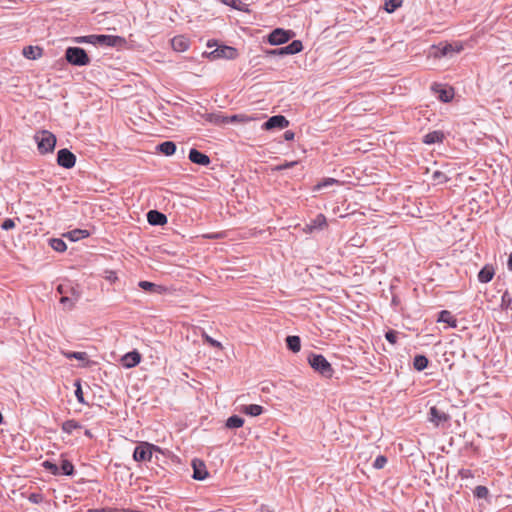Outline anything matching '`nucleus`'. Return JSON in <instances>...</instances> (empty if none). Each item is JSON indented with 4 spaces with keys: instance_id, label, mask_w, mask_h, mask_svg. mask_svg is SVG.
I'll return each instance as SVG.
<instances>
[{
    "instance_id": "obj_16",
    "label": "nucleus",
    "mask_w": 512,
    "mask_h": 512,
    "mask_svg": "<svg viewBox=\"0 0 512 512\" xmlns=\"http://www.w3.org/2000/svg\"><path fill=\"white\" fill-rule=\"evenodd\" d=\"M81 291L71 289V295H62L60 303L65 306L66 309L71 310L75 303L80 299Z\"/></svg>"
},
{
    "instance_id": "obj_34",
    "label": "nucleus",
    "mask_w": 512,
    "mask_h": 512,
    "mask_svg": "<svg viewBox=\"0 0 512 512\" xmlns=\"http://www.w3.org/2000/svg\"><path fill=\"white\" fill-rule=\"evenodd\" d=\"M60 474L72 476L74 474V465L67 459L61 461Z\"/></svg>"
},
{
    "instance_id": "obj_37",
    "label": "nucleus",
    "mask_w": 512,
    "mask_h": 512,
    "mask_svg": "<svg viewBox=\"0 0 512 512\" xmlns=\"http://www.w3.org/2000/svg\"><path fill=\"white\" fill-rule=\"evenodd\" d=\"M50 245L57 252H64L67 249L66 243L60 238L51 239Z\"/></svg>"
},
{
    "instance_id": "obj_25",
    "label": "nucleus",
    "mask_w": 512,
    "mask_h": 512,
    "mask_svg": "<svg viewBox=\"0 0 512 512\" xmlns=\"http://www.w3.org/2000/svg\"><path fill=\"white\" fill-rule=\"evenodd\" d=\"M90 233L84 229H74L66 233V237L72 242L79 241L81 239L87 238Z\"/></svg>"
},
{
    "instance_id": "obj_46",
    "label": "nucleus",
    "mask_w": 512,
    "mask_h": 512,
    "mask_svg": "<svg viewBox=\"0 0 512 512\" xmlns=\"http://www.w3.org/2000/svg\"><path fill=\"white\" fill-rule=\"evenodd\" d=\"M202 337H203L204 341L206 343H208L209 345H211V346H213L215 348H220V349L222 348V344L219 341H217V340L213 339L212 337H210L207 333L204 332L202 334Z\"/></svg>"
},
{
    "instance_id": "obj_61",
    "label": "nucleus",
    "mask_w": 512,
    "mask_h": 512,
    "mask_svg": "<svg viewBox=\"0 0 512 512\" xmlns=\"http://www.w3.org/2000/svg\"><path fill=\"white\" fill-rule=\"evenodd\" d=\"M261 510H262V512H269L267 507H262Z\"/></svg>"
},
{
    "instance_id": "obj_30",
    "label": "nucleus",
    "mask_w": 512,
    "mask_h": 512,
    "mask_svg": "<svg viewBox=\"0 0 512 512\" xmlns=\"http://www.w3.org/2000/svg\"><path fill=\"white\" fill-rule=\"evenodd\" d=\"M462 49L461 45L446 44L441 48V55L451 57L452 55L460 52Z\"/></svg>"
},
{
    "instance_id": "obj_41",
    "label": "nucleus",
    "mask_w": 512,
    "mask_h": 512,
    "mask_svg": "<svg viewBox=\"0 0 512 512\" xmlns=\"http://www.w3.org/2000/svg\"><path fill=\"white\" fill-rule=\"evenodd\" d=\"M401 5V0H386L385 10L388 13L394 12Z\"/></svg>"
},
{
    "instance_id": "obj_51",
    "label": "nucleus",
    "mask_w": 512,
    "mask_h": 512,
    "mask_svg": "<svg viewBox=\"0 0 512 512\" xmlns=\"http://www.w3.org/2000/svg\"><path fill=\"white\" fill-rule=\"evenodd\" d=\"M98 39H99V35H88L87 43L93 44V45H98Z\"/></svg>"
},
{
    "instance_id": "obj_26",
    "label": "nucleus",
    "mask_w": 512,
    "mask_h": 512,
    "mask_svg": "<svg viewBox=\"0 0 512 512\" xmlns=\"http://www.w3.org/2000/svg\"><path fill=\"white\" fill-rule=\"evenodd\" d=\"M286 345L289 350L296 353L301 349V340L299 336L291 335L286 338Z\"/></svg>"
},
{
    "instance_id": "obj_17",
    "label": "nucleus",
    "mask_w": 512,
    "mask_h": 512,
    "mask_svg": "<svg viewBox=\"0 0 512 512\" xmlns=\"http://www.w3.org/2000/svg\"><path fill=\"white\" fill-rule=\"evenodd\" d=\"M190 42L185 36H175L171 40V46L176 52H184L189 48Z\"/></svg>"
},
{
    "instance_id": "obj_49",
    "label": "nucleus",
    "mask_w": 512,
    "mask_h": 512,
    "mask_svg": "<svg viewBox=\"0 0 512 512\" xmlns=\"http://www.w3.org/2000/svg\"><path fill=\"white\" fill-rule=\"evenodd\" d=\"M14 227H15V222H14V220H12V219H10V218L5 219V220L2 222V224H1V228H2L3 230H10V229H12V228H14Z\"/></svg>"
},
{
    "instance_id": "obj_21",
    "label": "nucleus",
    "mask_w": 512,
    "mask_h": 512,
    "mask_svg": "<svg viewBox=\"0 0 512 512\" xmlns=\"http://www.w3.org/2000/svg\"><path fill=\"white\" fill-rule=\"evenodd\" d=\"M494 274L493 266L485 265L478 273V280L481 283H488L493 279Z\"/></svg>"
},
{
    "instance_id": "obj_52",
    "label": "nucleus",
    "mask_w": 512,
    "mask_h": 512,
    "mask_svg": "<svg viewBox=\"0 0 512 512\" xmlns=\"http://www.w3.org/2000/svg\"><path fill=\"white\" fill-rule=\"evenodd\" d=\"M335 182H336V180H335V179H333V178H328V179H326L323 183L318 184V188H321V187H325V186L331 185V184H333V183H335Z\"/></svg>"
},
{
    "instance_id": "obj_5",
    "label": "nucleus",
    "mask_w": 512,
    "mask_h": 512,
    "mask_svg": "<svg viewBox=\"0 0 512 512\" xmlns=\"http://www.w3.org/2000/svg\"><path fill=\"white\" fill-rule=\"evenodd\" d=\"M153 451H161L156 445L148 442H141L137 445L133 452V459L137 462L151 461Z\"/></svg>"
},
{
    "instance_id": "obj_62",
    "label": "nucleus",
    "mask_w": 512,
    "mask_h": 512,
    "mask_svg": "<svg viewBox=\"0 0 512 512\" xmlns=\"http://www.w3.org/2000/svg\"><path fill=\"white\" fill-rule=\"evenodd\" d=\"M3 422V416L2 414L0 413V424Z\"/></svg>"
},
{
    "instance_id": "obj_31",
    "label": "nucleus",
    "mask_w": 512,
    "mask_h": 512,
    "mask_svg": "<svg viewBox=\"0 0 512 512\" xmlns=\"http://www.w3.org/2000/svg\"><path fill=\"white\" fill-rule=\"evenodd\" d=\"M244 424V419L238 415H232L226 420V427L229 429L240 428Z\"/></svg>"
},
{
    "instance_id": "obj_28",
    "label": "nucleus",
    "mask_w": 512,
    "mask_h": 512,
    "mask_svg": "<svg viewBox=\"0 0 512 512\" xmlns=\"http://www.w3.org/2000/svg\"><path fill=\"white\" fill-rule=\"evenodd\" d=\"M23 55L27 59H38L42 55V50L39 47L27 46L23 49Z\"/></svg>"
},
{
    "instance_id": "obj_23",
    "label": "nucleus",
    "mask_w": 512,
    "mask_h": 512,
    "mask_svg": "<svg viewBox=\"0 0 512 512\" xmlns=\"http://www.w3.org/2000/svg\"><path fill=\"white\" fill-rule=\"evenodd\" d=\"M176 148L173 141H164L157 145V150L165 156H172L176 152Z\"/></svg>"
},
{
    "instance_id": "obj_10",
    "label": "nucleus",
    "mask_w": 512,
    "mask_h": 512,
    "mask_svg": "<svg viewBox=\"0 0 512 512\" xmlns=\"http://www.w3.org/2000/svg\"><path fill=\"white\" fill-rule=\"evenodd\" d=\"M428 420L438 427L449 420V415L433 406L429 410Z\"/></svg>"
},
{
    "instance_id": "obj_27",
    "label": "nucleus",
    "mask_w": 512,
    "mask_h": 512,
    "mask_svg": "<svg viewBox=\"0 0 512 512\" xmlns=\"http://www.w3.org/2000/svg\"><path fill=\"white\" fill-rule=\"evenodd\" d=\"M263 411H264V408L258 404L246 405L242 409L243 413H245L249 416H252V417L261 415L263 413Z\"/></svg>"
},
{
    "instance_id": "obj_53",
    "label": "nucleus",
    "mask_w": 512,
    "mask_h": 512,
    "mask_svg": "<svg viewBox=\"0 0 512 512\" xmlns=\"http://www.w3.org/2000/svg\"><path fill=\"white\" fill-rule=\"evenodd\" d=\"M279 51H280V52H282V55H294V54L290 51V49H289V46H288V45H286V46H284V47H280V48H279Z\"/></svg>"
},
{
    "instance_id": "obj_11",
    "label": "nucleus",
    "mask_w": 512,
    "mask_h": 512,
    "mask_svg": "<svg viewBox=\"0 0 512 512\" xmlns=\"http://www.w3.org/2000/svg\"><path fill=\"white\" fill-rule=\"evenodd\" d=\"M188 158L192 163L201 166H208L211 162L208 155L200 152L195 148L190 149Z\"/></svg>"
},
{
    "instance_id": "obj_39",
    "label": "nucleus",
    "mask_w": 512,
    "mask_h": 512,
    "mask_svg": "<svg viewBox=\"0 0 512 512\" xmlns=\"http://www.w3.org/2000/svg\"><path fill=\"white\" fill-rule=\"evenodd\" d=\"M473 494L476 498L483 499L487 498L489 490L486 486L479 485L475 487Z\"/></svg>"
},
{
    "instance_id": "obj_57",
    "label": "nucleus",
    "mask_w": 512,
    "mask_h": 512,
    "mask_svg": "<svg viewBox=\"0 0 512 512\" xmlns=\"http://www.w3.org/2000/svg\"><path fill=\"white\" fill-rule=\"evenodd\" d=\"M76 42L77 43H87V36H82V37L76 38Z\"/></svg>"
},
{
    "instance_id": "obj_9",
    "label": "nucleus",
    "mask_w": 512,
    "mask_h": 512,
    "mask_svg": "<svg viewBox=\"0 0 512 512\" xmlns=\"http://www.w3.org/2000/svg\"><path fill=\"white\" fill-rule=\"evenodd\" d=\"M430 91L438 96H455V88L448 83L434 82L430 85Z\"/></svg>"
},
{
    "instance_id": "obj_4",
    "label": "nucleus",
    "mask_w": 512,
    "mask_h": 512,
    "mask_svg": "<svg viewBox=\"0 0 512 512\" xmlns=\"http://www.w3.org/2000/svg\"><path fill=\"white\" fill-rule=\"evenodd\" d=\"M65 58L75 66H85L90 62L86 51L80 47H68L65 51Z\"/></svg>"
},
{
    "instance_id": "obj_48",
    "label": "nucleus",
    "mask_w": 512,
    "mask_h": 512,
    "mask_svg": "<svg viewBox=\"0 0 512 512\" xmlns=\"http://www.w3.org/2000/svg\"><path fill=\"white\" fill-rule=\"evenodd\" d=\"M28 500L33 504H39L43 501V496L39 493H31Z\"/></svg>"
},
{
    "instance_id": "obj_44",
    "label": "nucleus",
    "mask_w": 512,
    "mask_h": 512,
    "mask_svg": "<svg viewBox=\"0 0 512 512\" xmlns=\"http://www.w3.org/2000/svg\"><path fill=\"white\" fill-rule=\"evenodd\" d=\"M387 464V457L384 455H379L373 462V467L375 469H382Z\"/></svg>"
},
{
    "instance_id": "obj_12",
    "label": "nucleus",
    "mask_w": 512,
    "mask_h": 512,
    "mask_svg": "<svg viewBox=\"0 0 512 512\" xmlns=\"http://www.w3.org/2000/svg\"><path fill=\"white\" fill-rule=\"evenodd\" d=\"M147 221L150 225L162 226L167 223V216L158 210H150L147 213Z\"/></svg>"
},
{
    "instance_id": "obj_32",
    "label": "nucleus",
    "mask_w": 512,
    "mask_h": 512,
    "mask_svg": "<svg viewBox=\"0 0 512 512\" xmlns=\"http://www.w3.org/2000/svg\"><path fill=\"white\" fill-rule=\"evenodd\" d=\"M81 428V425L76 420L70 419L66 420L62 424V431L71 434L74 430Z\"/></svg>"
},
{
    "instance_id": "obj_22",
    "label": "nucleus",
    "mask_w": 512,
    "mask_h": 512,
    "mask_svg": "<svg viewBox=\"0 0 512 512\" xmlns=\"http://www.w3.org/2000/svg\"><path fill=\"white\" fill-rule=\"evenodd\" d=\"M327 226L326 217L323 214H318L311 222L307 225L310 232L314 230H322Z\"/></svg>"
},
{
    "instance_id": "obj_20",
    "label": "nucleus",
    "mask_w": 512,
    "mask_h": 512,
    "mask_svg": "<svg viewBox=\"0 0 512 512\" xmlns=\"http://www.w3.org/2000/svg\"><path fill=\"white\" fill-rule=\"evenodd\" d=\"M437 322H443L449 325L451 328L457 327V320L448 310H442L438 314Z\"/></svg>"
},
{
    "instance_id": "obj_35",
    "label": "nucleus",
    "mask_w": 512,
    "mask_h": 512,
    "mask_svg": "<svg viewBox=\"0 0 512 512\" xmlns=\"http://www.w3.org/2000/svg\"><path fill=\"white\" fill-rule=\"evenodd\" d=\"M227 120H228V123H234V122L246 123V122L254 120V118L247 116L245 114H234L232 116H227Z\"/></svg>"
},
{
    "instance_id": "obj_56",
    "label": "nucleus",
    "mask_w": 512,
    "mask_h": 512,
    "mask_svg": "<svg viewBox=\"0 0 512 512\" xmlns=\"http://www.w3.org/2000/svg\"><path fill=\"white\" fill-rule=\"evenodd\" d=\"M507 267L510 271H512V252L509 254L508 261H507Z\"/></svg>"
},
{
    "instance_id": "obj_18",
    "label": "nucleus",
    "mask_w": 512,
    "mask_h": 512,
    "mask_svg": "<svg viewBox=\"0 0 512 512\" xmlns=\"http://www.w3.org/2000/svg\"><path fill=\"white\" fill-rule=\"evenodd\" d=\"M138 286L144 291H148L159 295L164 294L167 291L166 287L145 280L140 281L138 283Z\"/></svg>"
},
{
    "instance_id": "obj_60",
    "label": "nucleus",
    "mask_w": 512,
    "mask_h": 512,
    "mask_svg": "<svg viewBox=\"0 0 512 512\" xmlns=\"http://www.w3.org/2000/svg\"><path fill=\"white\" fill-rule=\"evenodd\" d=\"M85 435H86V436H88V437H91V436H92V434H91L90 430H85Z\"/></svg>"
},
{
    "instance_id": "obj_1",
    "label": "nucleus",
    "mask_w": 512,
    "mask_h": 512,
    "mask_svg": "<svg viewBox=\"0 0 512 512\" xmlns=\"http://www.w3.org/2000/svg\"><path fill=\"white\" fill-rule=\"evenodd\" d=\"M208 48H213L210 52H204L203 56L210 59H234L237 56V50L232 46L218 45L216 41L209 40L207 42Z\"/></svg>"
},
{
    "instance_id": "obj_42",
    "label": "nucleus",
    "mask_w": 512,
    "mask_h": 512,
    "mask_svg": "<svg viewBox=\"0 0 512 512\" xmlns=\"http://www.w3.org/2000/svg\"><path fill=\"white\" fill-rule=\"evenodd\" d=\"M42 465H43V467H44L45 469H47L51 474H53V475H59V474H60V468H59L56 464H54V463H52V462H50V461L46 460V461H44V462H43V464H42Z\"/></svg>"
},
{
    "instance_id": "obj_59",
    "label": "nucleus",
    "mask_w": 512,
    "mask_h": 512,
    "mask_svg": "<svg viewBox=\"0 0 512 512\" xmlns=\"http://www.w3.org/2000/svg\"><path fill=\"white\" fill-rule=\"evenodd\" d=\"M444 103H449L453 100V98H439Z\"/></svg>"
},
{
    "instance_id": "obj_43",
    "label": "nucleus",
    "mask_w": 512,
    "mask_h": 512,
    "mask_svg": "<svg viewBox=\"0 0 512 512\" xmlns=\"http://www.w3.org/2000/svg\"><path fill=\"white\" fill-rule=\"evenodd\" d=\"M75 387H76V389H75V396H76L78 402L81 403V404H85L86 402L84 400L83 391H82V387H81V384H80L79 380H77L75 382Z\"/></svg>"
},
{
    "instance_id": "obj_40",
    "label": "nucleus",
    "mask_w": 512,
    "mask_h": 512,
    "mask_svg": "<svg viewBox=\"0 0 512 512\" xmlns=\"http://www.w3.org/2000/svg\"><path fill=\"white\" fill-rule=\"evenodd\" d=\"M65 357L67 359H77L79 361H84L87 359V353L86 352H78V351H73V352H65L64 353Z\"/></svg>"
},
{
    "instance_id": "obj_45",
    "label": "nucleus",
    "mask_w": 512,
    "mask_h": 512,
    "mask_svg": "<svg viewBox=\"0 0 512 512\" xmlns=\"http://www.w3.org/2000/svg\"><path fill=\"white\" fill-rule=\"evenodd\" d=\"M290 51L293 54L299 53L303 49L302 42L300 40H293L288 44Z\"/></svg>"
},
{
    "instance_id": "obj_13",
    "label": "nucleus",
    "mask_w": 512,
    "mask_h": 512,
    "mask_svg": "<svg viewBox=\"0 0 512 512\" xmlns=\"http://www.w3.org/2000/svg\"><path fill=\"white\" fill-rule=\"evenodd\" d=\"M192 467H193V478L195 480L202 481L207 478L208 471L206 469L204 462L195 459L192 462Z\"/></svg>"
},
{
    "instance_id": "obj_50",
    "label": "nucleus",
    "mask_w": 512,
    "mask_h": 512,
    "mask_svg": "<svg viewBox=\"0 0 512 512\" xmlns=\"http://www.w3.org/2000/svg\"><path fill=\"white\" fill-rule=\"evenodd\" d=\"M283 137L286 141H292L295 138V133L291 130H286L283 134Z\"/></svg>"
},
{
    "instance_id": "obj_55",
    "label": "nucleus",
    "mask_w": 512,
    "mask_h": 512,
    "mask_svg": "<svg viewBox=\"0 0 512 512\" xmlns=\"http://www.w3.org/2000/svg\"><path fill=\"white\" fill-rule=\"evenodd\" d=\"M109 281H115L117 279V276H116V273L115 272H109V275L106 277Z\"/></svg>"
},
{
    "instance_id": "obj_8",
    "label": "nucleus",
    "mask_w": 512,
    "mask_h": 512,
    "mask_svg": "<svg viewBox=\"0 0 512 512\" xmlns=\"http://www.w3.org/2000/svg\"><path fill=\"white\" fill-rule=\"evenodd\" d=\"M76 156L68 149H60L57 153V164L65 169L75 166Z\"/></svg>"
},
{
    "instance_id": "obj_54",
    "label": "nucleus",
    "mask_w": 512,
    "mask_h": 512,
    "mask_svg": "<svg viewBox=\"0 0 512 512\" xmlns=\"http://www.w3.org/2000/svg\"><path fill=\"white\" fill-rule=\"evenodd\" d=\"M296 162H286L285 164H282V165H279L277 167L278 170H284V169H288L290 167H292L293 165H295Z\"/></svg>"
},
{
    "instance_id": "obj_15",
    "label": "nucleus",
    "mask_w": 512,
    "mask_h": 512,
    "mask_svg": "<svg viewBox=\"0 0 512 512\" xmlns=\"http://www.w3.org/2000/svg\"><path fill=\"white\" fill-rule=\"evenodd\" d=\"M123 42L124 39L122 37L115 35L100 34L98 39V45L106 47H115Z\"/></svg>"
},
{
    "instance_id": "obj_7",
    "label": "nucleus",
    "mask_w": 512,
    "mask_h": 512,
    "mask_svg": "<svg viewBox=\"0 0 512 512\" xmlns=\"http://www.w3.org/2000/svg\"><path fill=\"white\" fill-rule=\"evenodd\" d=\"M293 35L291 30L276 28L268 35V42L274 46L281 45L289 41Z\"/></svg>"
},
{
    "instance_id": "obj_3",
    "label": "nucleus",
    "mask_w": 512,
    "mask_h": 512,
    "mask_svg": "<svg viewBox=\"0 0 512 512\" xmlns=\"http://www.w3.org/2000/svg\"><path fill=\"white\" fill-rule=\"evenodd\" d=\"M308 362L315 371L319 372L324 377H332L334 370L323 355L311 354L308 357Z\"/></svg>"
},
{
    "instance_id": "obj_58",
    "label": "nucleus",
    "mask_w": 512,
    "mask_h": 512,
    "mask_svg": "<svg viewBox=\"0 0 512 512\" xmlns=\"http://www.w3.org/2000/svg\"><path fill=\"white\" fill-rule=\"evenodd\" d=\"M269 54L271 55H282V52L279 51V48L272 49L269 51Z\"/></svg>"
},
{
    "instance_id": "obj_29",
    "label": "nucleus",
    "mask_w": 512,
    "mask_h": 512,
    "mask_svg": "<svg viewBox=\"0 0 512 512\" xmlns=\"http://www.w3.org/2000/svg\"><path fill=\"white\" fill-rule=\"evenodd\" d=\"M429 360L424 355H416L413 360V367L417 371H423L427 368Z\"/></svg>"
},
{
    "instance_id": "obj_38",
    "label": "nucleus",
    "mask_w": 512,
    "mask_h": 512,
    "mask_svg": "<svg viewBox=\"0 0 512 512\" xmlns=\"http://www.w3.org/2000/svg\"><path fill=\"white\" fill-rule=\"evenodd\" d=\"M223 4L239 11L244 10V6H246L242 1L240 0H219Z\"/></svg>"
},
{
    "instance_id": "obj_2",
    "label": "nucleus",
    "mask_w": 512,
    "mask_h": 512,
    "mask_svg": "<svg viewBox=\"0 0 512 512\" xmlns=\"http://www.w3.org/2000/svg\"><path fill=\"white\" fill-rule=\"evenodd\" d=\"M37 148L41 154H47L54 151L56 145V137L48 130L38 131L34 135Z\"/></svg>"
},
{
    "instance_id": "obj_24",
    "label": "nucleus",
    "mask_w": 512,
    "mask_h": 512,
    "mask_svg": "<svg viewBox=\"0 0 512 512\" xmlns=\"http://www.w3.org/2000/svg\"><path fill=\"white\" fill-rule=\"evenodd\" d=\"M202 117L209 123L220 125L228 123L227 116H223L217 113H205L202 114Z\"/></svg>"
},
{
    "instance_id": "obj_14",
    "label": "nucleus",
    "mask_w": 512,
    "mask_h": 512,
    "mask_svg": "<svg viewBox=\"0 0 512 512\" xmlns=\"http://www.w3.org/2000/svg\"><path fill=\"white\" fill-rule=\"evenodd\" d=\"M140 361L141 355L137 351L128 352L121 359L122 365L125 368H133L137 366L140 363Z\"/></svg>"
},
{
    "instance_id": "obj_6",
    "label": "nucleus",
    "mask_w": 512,
    "mask_h": 512,
    "mask_svg": "<svg viewBox=\"0 0 512 512\" xmlns=\"http://www.w3.org/2000/svg\"><path fill=\"white\" fill-rule=\"evenodd\" d=\"M289 126V120L283 115H274L268 118L261 126L263 130H282Z\"/></svg>"
},
{
    "instance_id": "obj_47",
    "label": "nucleus",
    "mask_w": 512,
    "mask_h": 512,
    "mask_svg": "<svg viewBox=\"0 0 512 512\" xmlns=\"http://www.w3.org/2000/svg\"><path fill=\"white\" fill-rule=\"evenodd\" d=\"M386 340L391 344H396L398 339V333L394 330H389L385 333Z\"/></svg>"
},
{
    "instance_id": "obj_33",
    "label": "nucleus",
    "mask_w": 512,
    "mask_h": 512,
    "mask_svg": "<svg viewBox=\"0 0 512 512\" xmlns=\"http://www.w3.org/2000/svg\"><path fill=\"white\" fill-rule=\"evenodd\" d=\"M500 307L504 311H508L512 309V296L508 290H506L501 296V304Z\"/></svg>"
},
{
    "instance_id": "obj_36",
    "label": "nucleus",
    "mask_w": 512,
    "mask_h": 512,
    "mask_svg": "<svg viewBox=\"0 0 512 512\" xmlns=\"http://www.w3.org/2000/svg\"><path fill=\"white\" fill-rule=\"evenodd\" d=\"M71 289H73V290H80L78 285L74 286L71 283L59 284L58 287H57V291L61 295H69L70 296L71 295Z\"/></svg>"
},
{
    "instance_id": "obj_19",
    "label": "nucleus",
    "mask_w": 512,
    "mask_h": 512,
    "mask_svg": "<svg viewBox=\"0 0 512 512\" xmlns=\"http://www.w3.org/2000/svg\"><path fill=\"white\" fill-rule=\"evenodd\" d=\"M444 140V133L442 131H432L424 135L423 143L427 145H432L435 143H442Z\"/></svg>"
}]
</instances>
